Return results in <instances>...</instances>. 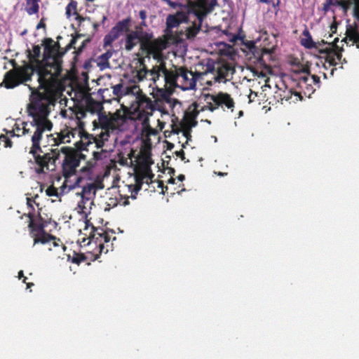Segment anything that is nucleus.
<instances>
[{"mask_svg": "<svg viewBox=\"0 0 359 359\" xmlns=\"http://www.w3.org/2000/svg\"><path fill=\"white\" fill-rule=\"evenodd\" d=\"M260 3H264V4H271L272 3L271 0H259Z\"/></svg>", "mask_w": 359, "mask_h": 359, "instance_id": "32", "label": "nucleus"}, {"mask_svg": "<svg viewBox=\"0 0 359 359\" xmlns=\"http://www.w3.org/2000/svg\"><path fill=\"white\" fill-rule=\"evenodd\" d=\"M280 2V0H278L276 3H273V2H272V3H271V4L273 5V6L274 8H276V7H278V6H279Z\"/></svg>", "mask_w": 359, "mask_h": 359, "instance_id": "33", "label": "nucleus"}, {"mask_svg": "<svg viewBox=\"0 0 359 359\" xmlns=\"http://www.w3.org/2000/svg\"><path fill=\"white\" fill-rule=\"evenodd\" d=\"M303 37L301 39V44L306 48H313L316 47V43L313 41L309 31L305 29L302 32Z\"/></svg>", "mask_w": 359, "mask_h": 359, "instance_id": "21", "label": "nucleus"}, {"mask_svg": "<svg viewBox=\"0 0 359 359\" xmlns=\"http://www.w3.org/2000/svg\"><path fill=\"white\" fill-rule=\"evenodd\" d=\"M152 175H150L147 171L135 176V186L134 190L131 193L130 197L133 199L136 198L135 194L141 189L144 182L149 184L151 182Z\"/></svg>", "mask_w": 359, "mask_h": 359, "instance_id": "18", "label": "nucleus"}, {"mask_svg": "<svg viewBox=\"0 0 359 359\" xmlns=\"http://www.w3.org/2000/svg\"><path fill=\"white\" fill-rule=\"evenodd\" d=\"M27 204L30 205V199L27 198Z\"/></svg>", "mask_w": 359, "mask_h": 359, "instance_id": "37", "label": "nucleus"}, {"mask_svg": "<svg viewBox=\"0 0 359 359\" xmlns=\"http://www.w3.org/2000/svg\"><path fill=\"white\" fill-rule=\"evenodd\" d=\"M319 83L320 79L317 76L310 75L304 72V75L298 79L297 85L306 96L310 97L316 88H319Z\"/></svg>", "mask_w": 359, "mask_h": 359, "instance_id": "13", "label": "nucleus"}, {"mask_svg": "<svg viewBox=\"0 0 359 359\" xmlns=\"http://www.w3.org/2000/svg\"><path fill=\"white\" fill-rule=\"evenodd\" d=\"M25 11L29 15L37 13L39 11L37 0H26Z\"/></svg>", "mask_w": 359, "mask_h": 359, "instance_id": "23", "label": "nucleus"}, {"mask_svg": "<svg viewBox=\"0 0 359 359\" xmlns=\"http://www.w3.org/2000/svg\"><path fill=\"white\" fill-rule=\"evenodd\" d=\"M125 102H126V100H123V103H122V105H124Z\"/></svg>", "mask_w": 359, "mask_h": 359, "instance_id": "40", "label": "nucleus"}, {"mask_svg": "<svg viewBox=\"0 0 359 359\" xmlns=\"http://www.w3.org/2000/svg\"><path fill=\"white\" fill-rule=\"evenodd\" d=\"M27 279V278L25 277L24 280H23V282H25V280Z\"/></svg>", "mask_w": 359, "mask_h": 359, "instance_id": "43", "label": "nucleus"}, {"mask_svg": "<svg viewBox=\"0 0 359 359\" xmlns=\"http://www.w3.org/2000/svg\"><path fill=\"white\" fill-rule=\"evenodd\" d=\"M77 4L74 1H71V2L66 7V15L68 18H69L73 14H75L76 10Z\"/></svg>", "mask_w": 359, "mask_h": 359, "instance_id": "25", "label": "nucleus"}, {"mask_svg": "<svg viewBox=\"0 0 359 359\" xmlns=\"http://www.w3.org/2000/svg\"><path fill=\"white\" fill-rule=\"evenodd\" d=\"M170 182H173V179H171V180H170Z\"/></svg>", "mask_w": 359, "mask_h": 359, "instance_id": "42", "label": "nucleus"}, {"mask_svg": "<svg viewBox=\"0 0 359 359\" xmlns=\"http://www.w3.org/2000/svg\"><path fill=\"white\" fill-rule=\"evenodd\" d=\"M31 285H33V283H28L27 284V287H29Z\"/></svg>", "mask_w": 359, "mask_h": 359, "instance_id": "38", "label": "nucleus"}, {"mask_svg": "<svg viewBox=\"0 0 359 359\" xmlns=\"http://www.w3.org/2000/svg\"><path fill=\"white\" fill-rule=\"evenodd\" d=\"M147 12L144 10H142L139 13V17L142 20H145L147 18Z\"/></svg>", "mask_w": 359, "mask_h": 359, "instance_id": "29", "label": "nucleus"}, {"mask_svg": "<svg viewBox=\"0 0 359 359\" xmlns=\"http://www.w3.org/2000/svg\"><path fill=\"white\" fill-rule=\"evenodd\" d=\"M102 189L100 183L95 181H91L83 185L82 191L79 194L81 196V200L79 201L76 210L79 214L87 217L90 213L94 205V198L97 189Z\"/></svg>", "mask_w": 359, "mask_h": 359, "instance_id": "11", "label": "nucleus"}, {"mask_svg": "<svg viewBox=\"0 0 359 359\" xmlns=\"http://www.w3.org/2000/svg\"><path fill=\"white\" fill-rule=\"evenodd\" d=\"M113 54L112 51L108 50L106 53L102 54L96 59L97 65L101 70H104L109 67V59L111 57Z\"/></svg>", "mask_w": 359, "mask_h": 359, "instance_id": "20", "label": "nucleus"}, {"mask_svg": "<svg viewBox=\"0 0 359 359\" xmlns=\"http://www.w3.org/2000/svg\"><path fill=\"white\" fill-rule=\"evenodd\" d=\"M177 155L181 157L182 160L184 159V154L183 151H180L178 152Z\"/></svg>", "mask_w": 359, "mask_h": 359, "instance_id": "31", "label": "nucleus"}, {"mask_svg": "<svg viewBox=\"0 0 359 359\" xmlns=\"http://www.w3.org/2000/svg\"><path fill=\"white\" fill-rule=\"evenodd\" d=\"M60 191H59L56 188H55L53 186H50L46 189V194L48 196H54L56 198H59L60 196L66 192L69 191L68 188H64L63 184L60 187Z\"/></svg>", "mask_w": 359, "mask_h": 359, "instance_id": "22", "label": "nucleus"}, {"mask_svg": "<svg viewBox=\"0 0 359 359\" xmlns=\"http://www.w3.org/2000/svg\"><path fill=\"white\" fill-rule=\"evenodd\" d=\"M332 4L333 0H325L323 7V11L325 13H327L330 10V7Z\"/></svg>", "mask_w": 359, "mask_h": 359, "instance_id": "27", "label": "nucleus"}, {"mask_svg": "<svg viewBox=\"0 0 359 359\" xmlns=\"http://www.w3.org/2000/svg\"><path fill=\"white\" fill-rule=\"evenodd\" d=\"M91 229L93 231L90 232L89 238L90 239V242L93 241H95V242L99 243L100 248H101V250L103 249V243H108L110 241V237L109 235H107L106 233L104 232L103 229H95L93 226H92Z\"/></svg>", "mask_w": 359, "mask_h": 359, "instance_id": "17", "label": "nucleus"}, {"mask_svg": "<svg viewBox=\"0 0 359 359\" xmlns=\"http://www.w3.org/2000/svg\"><path fill=\"white\" fill-rule=\"evenodd\" d=\"M126 107L130 109L133 118L141 121L144 127L149 125V118L152 115L154 107L151 100L142 94L140 89L137 94L131 95L128 106Z\"/></svg>", "mask_w": 359, "mask_h": 359, "instance_id": "9", "label": "nucleus"}, {"mask_svg": "<svg viewBox=\"0 0 359 359\" xmlns=\"http://www.w3.org/2000/svg\"><path fill=\"white\" fill-rule=\"evenodd\" d=\"M162 1L173 8H180L175 14H170L166 18L165 36L172 41L194 39L216 3L215 0H187L185 4L171 0Z\"/></svg>", "mask_w": 359, "mask_h": 359, "instance_id": "3", "label": "nucleus"}, {"mask_svg": "<svg viewBox=\"0 0 359 359\" xmlns=\"http://www.w3.org/2000/svg\"><path fill=\"white\" fill-rule=\"evenodd\" d=\"M234 72V68L229 65L217 64L212 67H208L201 76L203 79H205V83L212 86L216 82L225 83L231 80Z\"/></svg>", "mask_w": 359, "mask_h": 359, "instance_id": "12", "label": "nucleus"}, {"mask_svg": "<svg viewBox=\"0 0 359 359\" xmlns=\"http://www.w3.org/2000/svg\"><path fill=\"white\" fill-rule=\"evenodd\" d=\"M22 277H24L23 271H20L18 273V278H19V279H21Z\"/></svg>", "mask_w": 359, "mask_h": 359, "instance_id": "35", "label": "nucleus"}, {"mask_svg": "<svg viewBox=\"0 0 359 359\" xmlns=\"http://www.w3.org/2000/svg\"><path fill=\"white\" fill-rule=\"evenodd\" d=\"M162 61L150 70L147 69L144 59L133 62L131 66L132 81L134 83L147 82L152 88L171 90L177 87L183 90L193 89L197 81L205 83V79L201 76L203 72L194 73L184 67L167 69Z\"/></svg>", "mask_w": 359, "mask_h": 359, "instance_id": "4", "label": "nucleus"}, {"mask_svg": "<svg viewBox=\"0 0 359 359\" xmlns=\"http://www.w3.org/2000/svg\"><path fill=\"white\" fill-rule=\"evenodd\" d=\"M0 140L4 142L5 147H11L12 142L7 137H6L4 135H0Z\"/></svg>", "mask_w": 359, "mask_h": 359, "instance_id": "28", "label": "nucleus"}, {"mask_svg": "<svg viewBox=\"0 0 359 359\" xmlns=\"http://www.w3.org/2000/svg\"><path fill=\"white\" fill-rule=\"evenodd\" d=\"M219 107L226 108L231 112L233 111L234 102L230 95L226 93H219L217 95L203 93L198 101L194 104V111L196 113L205 109L212 111Z\"/></svg>", "mask_w": 359, "mask_h": 359, "instance_id": "8", "label": "nucleus"}, {"mask_svg": "<svg viewBox=\"0 0 359 359\" xmlns=\"http://www.w3.org/2000/svg\"><path fill=\"white\" fill-rule=\"evenodd\" d=\"M63 55L64 52L60 50L59 45L51 41L45 46L43 60L41 61V48L34 46L32 50L29 51V63L15 67L8 71L0 86L4 85L6 88H13L30 80L36 72L39 85L37 88L32 87L34 93L51 95L57 97L58 76L62 70Z\"/></svg>", "mask_w": 359, "mask_h": 359, "instance_id": "1", "label": "nucleus"}, {"mask_svg": "<svg viewBox=\"0 0 359 359\" xmlns=\"http://www.w3.org/2000/svg\"><path fill=\"white\" fill-rule=\"evenodd\" d=\"M29 226L30 236L34 241L33 248L48 251H51L52 247L60 248V245L55 241V238L44 231V225L41 220L35 221L30 219Z\"/></svg>", "mask_w": 359, "mask_h": 359, "instance_id": "10", "label": "nucleus"}, {"mask_svg": "<svg viewBox=\"0 0 359 359\" xmlns=\"http://www.w3.org/2000/svg\"><path fill=\"white\" fill-rule=\"evenodd\" d=\"M111 89L114 95L118 99L119 102L121 99L130 98L132 95L137 94L140 91V87L136 85L129 86L123 83L113 86Z\"/></svg>", "mask_w": 359, "mask_h": 359, "instance_id": "14", "label": "nucleus"}, {"mask_svg": "<svg viewBox=\"0 0 359 359\" xmlns=\"http://www.w3.org/2000/svg\"><path fill=\"white\" fill-rule=\"evenodd\" d=\"M130 20V18L124 19L121 22H118L116 25L112 29L111 34H113V37L117 38L118 35L123 32L128 33L130 32L129 25Z\"/></svg>", "mask_w": 359, "mask_h": 359, "instance_id": "19", "label": "nucleus"}, {"mask_svg": "<svg viewBox=\"0 0 359 359\" xmlns=\"http://www.w3.org/2000/svg\"><path fill=\"white\" fill-rule=\"evenodd\" d=\"M178 180L180 181V182H182L184 179H185V177L184 175H180L178 177Z\"/></svg>", "mask_w": 359, "mask_h": 359, "instance_id": "34", "label": "nucleus"}, {"mask_svg": "<svg viewBox=\"0 0 359 359\" xmlns=\"http://www.w3.org/2000/svg\"><path fill=\"white\" fill-rule=\"evenodd\" d=\"M32 90L29 104L27 106V112L32 120L29 122L14 123L12 130H7L11 136H20L30 135L32 146L30 153L32 154L36 163L35 170L38 173H43L49 170L48 163L51 160L49 154L43 153L40 148V140L42 135L50 131L53 124L48 116L50 113V106L54 105L57 100L55 96L43 95L41 93H34L33 88L28 86Z\"/></svg>", "mask_w": 359, "mask_h": 359, "instance_id": "2", "label": "nucleus"}, {"mask_svg": "<svg viewBox=\"0 0 359 359\" xmlns=\"http://www.w3.org/2000/svg\"><path fill=\"white\" fill-rule=\"evenodd\" d=\"M283 100H285L286 101L291 102H296L297 100H301V95L299 93H292L291 90H289L288 92L285 93V95H283Z\"/></svg>", "mask_w": 359, "mask_h": 359, "instance_id": "24", "label": "nucleus"}, {"mask_svg": "<svg viewBox=\"0 0 359 359\" xmlns=\"http://www.w3.org/2000/svg\"><path fill=\"white\" fill-rule=\"evenodd\" d=\"M243 113L242 111H238V118H241L242 116H243Z\"/></svg>", "mask_w": 359, "mask_h": 359, "instance_id": "36", "label": "nucleus"}, {"mask_svg": "<svg viewBox=\"0 0 359 359\" xmlns=\"http://www.w3.org/2000/svg\"><path fill=\"white\" fill-rule=\"evenodd\" d=\"M342 41H344L348 46L355 45L357 48L359 49V31L356 25L347 26L346 37Z\"/></svg>", "mask_w": 359, "mask_h": 359, "instance_id": "16", "label": "nucleus"}, {"mask_svg": "<svg viewBox=\"0 0 359 359\" xmlns=\"http://www.w3.org/2000/svg\"><path fill=\"white\" fill-rule=\"evenodd\" d=\"M60 150L65 156L62 163V171L65 177L63 187L72 190L81 187L86 177L89 175L90 169L84 166L78 173L77 168L79 166L81 155L73 149L67 147H62Z\"/></svg>", "mask_w": 359, "mask_h": 359, "instance_id": "6", "label": "nucleus"}, {"mask_svg": "<svg viewBox=\"0 0 359 359\" xmlns=\"http://www.w3.org/2000/svg\"><path fill=\"white\" fill-rule=\"evenodd\" d=\"M332 6L340 7L345 13L353 6V15L359 21V0H333Z\"/></svg>", "mask_w": 359, "mask_h": 359, "instance_id": "15", "label": "nucleus"}, {"mask_svg": "<svg viewBox=\"0 0 359 359\" xmlns=\"http://www.w3.org/2000/svg\"><path fill=\"white\" fill-rule=\"evenodd\" d=\"M147 25V23H146V21L145 20H142V22L140 23V25L136 27V29H141V30H143V27H146Z\"/></svg>", "mask_w": 359, "mask_h": 359, "instance_id": "30", "label": "nucleus"}, {"mask_svg": "<svg viewBox=\"0 0 359 359\" xmlns=\"http://www.w3.org/2000/svg\"><path fill=\"white\" fill-rule=\"evenodd\" d=\"M61 249H62L63 250H65V247H62Z\"/></svg>", "mask_w": 359, "mask_h": 359, "instance_id": "41", "label": "nucleus"}, {"mask_svg": "<svg viewBox=\"0 0 359 359\" xmlns=\"http://www.w3.org/2000/svg\"><path fill=\"white\" fill-rule=\"evenodd\" d=\"M218 175H220V176H223V175H224V173H223V172H219V174H218Z\"/></svg>", "mask_w": 359, "mask_h": 359, "instance_id": "39", "label": "nucleus"}, {"mask_svg": "<svg viewBox=\"0 0 359 359\" xmlns=\"http://www.w3.org/2000/svg\"><path fill=\"white\" fill-rule=\"evenodd\" d=\"M151 37V34L143 30H130L126 34L125 38V48L128 51L132 50L141 42L148 55L152 57L157 62H161L163 59V50L166 48L168 42L161 39L150 41Z\"/></svg>", "mask_w": 359, "mask_h": 359, "instance_id": "7", "label": "nucleus"}, {"mask_svg": "<svg viewBox=\"0 0 359 359\" xmlns=\"http://www.w3.org/2000/svg\"><path fill=\"white\" fill-rule=\"evenodd\" d=\"M75 116L76 126L75 128L67 127L57 133V137L54 138L56 144L69 143L75 140L76 147L84 150L91 143V140H93L97 148H102L105 142L108 141L110 133L116 130H123V124L126 122L125 118L120 115L106 114L105 112L100 113L97 120L93 121V125L95 130L100 131L96 133L95 137H90L84 134L79 127V121L85 116V112L79 110L76 112Z\"/></svg>", "mask_w": 359, "mask_h": 359, "instance_id": "5", "label": "nucleus"}, {"mask_svg": "<svg viewBox=\"0 0 359 359\" xmlns=\"http://www.w3.org/2000/svg\"><path fill=\"white\" fill-rule=\"evenodd\" d=\"M342 55L340 53H336L334 56L330 60V63L332 65H337L338 63H342L341 62Z\"/></svg>", "mask_w": 359, "mask_h": 359, "instance_id": "26", "label": "nucleus"}]
</instances>
